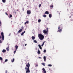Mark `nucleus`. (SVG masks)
<instances>
[{"mask_svg":"<svg viewBox=\"0 0 73 73\" xmlns=\"http://www.w3.org/2000/svg\"><path fill=\"white\" fill-rule=\"evenodd\" d=\"M26 66L27 67H27L25 68V69H26V73H30V70H29V66H30V64L29 63L28 64H26Z\"/></svg>","mask_w":73,"mask_h":73,"instance_id":"f257e3e1","label":"nucleus"},{"mask_svg":"<svg viewBox=\"0 0 73 73\" xmlns=\"http://www.w3.org/2000/svg\"><path fill=\"white\" fill-rule=\"evenodd\" d=\"M38 37L40 40H42L44 38V36L42 34H39L38 35Z\"/></svg>","mask_w":73,"mask_h":73,"instance_id":"f03ea898","label":"nucleus"},{"mask_svg":"<svg viewBox=\"0 0 73 73\" xmlns=\"http://www.w3.org/2000/svg\"><path fill=\"white\" fill-rule=\"evenodd\" d=\"M1 35L2 37V40H4V33L3 32L1 33Z\"/></svg>","mask_w":73,"mask_h":73,"instance_id":"7ed1b4c3","label":"nucleus"},{"mask_svg":"<svg viewBox=\"0 0 73 73\" xmlns=\"http://www.w3.org/2000/svg\"><path fill=\"white\" fill-rule=\"evenodd\" d=\"M31 13V11L29 10H28L27 11V15H30Z\"/></svg>","mask_w":73,"mask_h":73,"instance_id":"20e7f679","label":"nucleus"},{"mask_svg":"<svg viewBox=\"0 0 73 73\" xmlns=\"http://www.w3.org/2000/svg\"><path fill=\"white\" fill-rule=\"evenodd\" d=\"M43 33H44V34H46V33H48V32H47V31H46V30L45 29H44V30L43 31Z\"/></svg>","mask_w":73,"mask_h":73,"instance_id":"39448f33","label":"nucleus"},{"mask_svg":"<svg viewBox=\"0 0 73 73\" xmlns=\"http://www.w3.org/2000/svg\"><path fill=\"white\" fill-rule=\"evenodd\" d=\"M42 70L43 71V73H46V71L45 70V68H43L42 69Z\"/></svg>","mask_w":73,"mask_h":73,"instance_id":"423d86ee","label":"nucleus"},{"mask_svg":"<svg viewBox=\"0 0 73 73\" xmlns=\"http://www.w3.org/2000/svg\"><path fill=\"white\" fill-rule=\"evenodd\" d=\"M62 32V29H60L59 30H58V31H57L58 32H60L61 33Z\"/></svg>","mask_w":73,"mask_h":73,"instance_id":"0eeeda50","label":"nucleus"},{"mask_svg":"<svg viewBox=\"0 0 73 73\" xmlns=\"http://www.w3.org/2000/svg\"><path fill=\"white\" fill-rule=\"evenodd\" d=\"M15 47L16 48L15 49L16 50H17V49H18V46H17V45L15 46Z\"/></svg>","mask_w":73,"mask_h":73,"instance_id":"6e6552de","label":"nucleus"},{"mask_svg":"<svg viewBox=\"0 0 73 73\" xmlns=\"http://www.w3.org/2000/svg\"><path fill=\"white\" fill-rule=\"evenodd\" d=\"M38 46H39L40 49H42V47L40 44L38 45Z\"/></svg>","mask_w":73,"mask_h":73,"instance_id":"1a4fd4ad","label":"nucleus"},{"mask_svg":"<svg viewBox=\"0 0 73 73\" xmlns=\"http://www.w3.org/2000/svg\"><path fill=\"white\" fill-rule=\"evenodd\" d=\"M25 33V31H24L21 34V36H23V35Z\"/></svg>","mask_w":73,"mask_h":73,"instance_id":"9d476101","label":"nucleus"},{"mask_svg":"<svg viewBox=\"0 0 73 73\" xmlns=\"http://www.w3.org/2000/svg\"><path fill=\"white\" fill-rule=\"evenodd\" d=\"M44 14H47V15H48V14H49V12L48 11H46L44 13Z\"/></svg>","mask_w":73,"mask_h":73,"instance_id":"9b49d317","label":"nucleus"},{"mask_svg":"<svg viewBox=\"0 0 73 73\" xmlns=\"http://www.w3.org/2000/svg\"><path fill=\"white\" fill-rule=\"evenodd\" d=\"M31 38L32 40H35V37L34 36H32L31 37Z\"/></svg>","mask_w":73,"mask_h":73,"instance_id":"f8f14e48","label":"nucleus"},{"mask_svg":"<svg viewBox=\"0 0 73 73\" xmlns=\"http://www.w3.org/2000/svg\"><path fill=\"white\" fill-rule=\"evenodd\" d=\"M14 61H15V59L14 58H13V59L11 60V61L12 62H14Z\"/></svg>","mask_w":73,"mask_h":73,"instance_id":"ddd939ff","label":"nucleus"},{"mask_svg":"<svg viewBox=\"0 0 73 73\" xmlns=\"http://www.w3.org/2000/svg\"><path fill=\"white\" fill-rule=\"evenodd\" d=\"M6 52V50L3 49V50H2V52L3 53H5V52Z\"/></svg>","mask_w":73,"mask_h":73,"instance_id":"4468645a","label":"nucleus"},{"mask_svg":"<svg viewBox=\"0 0 73 73\" xmlns=\"http://www.w3.org/2000/svg\"><path fill=\"white\" fill-rule=\"evenodd\" d=\"M2 2H3V3H4L6 2V0H2Z\"/></svg>","mask_w":73,"mask_h":73,"instance_id":"2eb2a0df","label":"nucleus"},{"mask_svg":"<svg viewBox=\"0 0 73 73\" xmlns=\"http://www.w3.org/2000/svg\"><path fill=\"white\" fill-rule=\"evenodd\" d=\"M43 58L44 59V61H46V57H45V56H44V57Z\"/></svg>","mask_w":73,"mask_h":73,"instance_id":"dca6fc26","label":"nucleus"},{"mask_svg":"<svg viewBox=\"0 0 73 73\" xmlns=\"http://www.w3.org/2000/svg\"><path fill=\"white\" fill-rule=\"evenodd\" d=\"M29 23V22L28 21H27L25 23V25H26L27 24H28Z\"/></svg>","mask_w":73,"mask_h":73,"instance_id":"f3484780","label":"nucleus"},{"mask_svg":"<svg viewBox=\"0 0 73 73\" xmlns=\"http://www.w3.org/2000/svg\"><path fill=\"white\" fill-rule=\"evenodd\" d=\"M49 16L50 18H51V17H52V15L51 14H49Z\"/></svg>","mask_w":73,"mask_h":73,"instance_id":"a211bd4d","label":"nucleus"},{"mask_svg":"<svg viewBox=\"0 0 73 73\" xmlns=\"http://www.w3.org/2000/svg\"><path fill=\"white\" fill-rule=\"evenodd\" d=\"M21 30H22V31H23V29H24V27L22 26L21 27Z\"/></svg>","mask_w":73,"mask_h":73,"instance_id":"6ab92c4d","label":"nucleus"},{"mask_svg":"<svg viewBox=\"0 0 73 73\" xmlns=\"http://www.w3.org/2000/svg\"><path fill=\"white\" fill-rule=\"evenodd\" d=\"M37 53H38V54H40V51L39 50H38Z\"/></svg>","mask_w":73,"mask_h":73,"instance_id":"aec40b11","label":"nucleus"},{"mask_svg":"<svg viewBox=\"0 0 73 73\" xmlns=\"http://www.w3.org/2000/svg\"><path fill=\"white\" fill-rule=\"evenodd\" d=\"M22 30L21 29L19 30L18 31V33H20V32H22Z\"/></svg>","mask_w":73,"mask_h":73,"instance_id":"412c9836","label":"nucleus"},{"mask_svg":"<svg viewBox=\"0 0 73 73\" xmlns=\"http://www.w3.org/2000/svg\"><path fill=\"white\" fill-rule=\"evenodd\" d=\"M44 43H45V42H44L41 45L42 46H43V45L44 44Z\"/></svg>","mask_w":73,"mask_h":73,"instance_id":"4be33fe9","label":"nucleus"},{"mask_svg":"<svg viewBox=\"0 0 73 73\" xmlns=\"http://www.w3.org/2000/svg\"><path fill=\"white\" fill-rule=\"evenodd\" d=\"M42 64L43 65V66H45V63H43Z\"/></svg>","mask_w":73,"mask_h":73,"instance_id":"5701e85b","label":"nucleus"},{"mask_svg":"<svg viewBox=\"0 0 73 73\" xmlns=\"http://www.w3.org/2000/svg\"><path fill=\"white\" fill-rule=\"evenodd\" d=\"M41 19H39L38 20V23H40L41 22Z\"/></svg>","mask_w":73,"mask_h":73,"instance_id":"b1692460","label":"nucleus"},{"mask_svg":"<svg viewBox=\"0 0 73 73\" xmlns=\"http://www.w3.org/2000/svg\"><path fill=\"white\" fill-rule=\"evenodd\" d=\"M34 42L35 43H37V41L36 40H35L34 41Z\"/></svg>","mask_w":73,"mask_h":73,"instance_id":"393cba45","label":"nucleus"},{"mask_svg":"<svg viewBox=\"0 0 73 73\" xmlns=\"http://www.w3.org/2000/svg\"><path fill=\"white\" fill-rule=\"evenodd\" d=\"M6 50H7V51H9V48H6Z\"/></svg>","mask_w":73,"mask_h":73,"instance_id":"a878e982","label":"nucleus"},{"mask_svg":"<svg viewBox=\"0 0 73 73\" xmlns=\"http://www.w3.org/2000/svg\"><path fill=\"white\" fill-rule=\"evenodd\" d=\"M48 66H52V65H51V64H48Z\"/></svg>","mask_w":73,"mask_h":73,"instance_id":"bb28decb","label":"nucleus"},{"mask_svg":"<svg viewBox=\"0 0 73 73\" xmlns=\"http://www.w3.org/2000/svg\"><path fill=\"white\" fill-rule=\"evenodd\" d=\"M38 6H39V8H40V7H41V4H40Z\"/></svg>","mask_w":73,"mask_h":73,"instance_id":"cd10ccee","label":"nucleus"},{"mask_svg":"<svg viewBox=\"0 0 73 73\" xmlns=\"http://www.w3.org/2000/svg\"><path fill=\"white\" fill-rule=\"evenodd\" d=\"M9 17L10 18L12 17V15H10Z\"/></svg>","mask_w":73,"mask_h":73,"instance_id":"c85d7f7f","label":"nucleus"},{"mask_svg":"<svg viewBox=\"0 0 73 73\" xmlns=\"http://www.w3.org/2000/svg\"><path fill=\"white\" fill-rule=\"evenodd\" d=\"M60 27H61V25H60V26L58 27V29H60Z\"/></svg>","mask_w":73,"mask_h":73,"instance_id":"c756f323","label":"nucleus"},{"mask_svg":"<svg viewBox=\"0 0 73 73\" xmlns=\"http://www.w3.org/2000/svg\"><path fill=\"white\" fill-rule=\"evenodd\" d=\"M0 60H3V58L1 57H0Z\"/></svg>","mask_w":73,"mask_h":73,"instance_id":"7c9ffc66","label":"nucleus"},{"mask_svg":"<svg viewBox=\"0 0 73 73\" xmlns=\"http://www.w3.org/2000/svg\"><path fill=\"white\" fill-rule=\"evenodd\" d=\"M46 31H47V32H48V28H46Z\"/></svg>","mask_w":73,"mask_h":73,"instance_id":"2f4dec72","label":"nucleus"},{"mask_svg":"<svg viewBox=\"0 0 73 73\" xmlns=\"http://www.w3.org/2000/svg\"><path fill=\"white\" fill-rule=\"evenodd\" d=\"M43 17H46V15H43Z\"/></svg>","mask_w":73,"mask_h":73,"instance_id":"473e14b6","label":"nucleus"},{"mask_svg":"<svg viewBox=\"0 0 73 73\" xmlns=\"http://www.w3.org/2000/svg\"><path fill=\"white\" fill-rule=\"evenodd\" d=\"M50 7H51V8H53V5H50Z\"/></svg>","mask_w":73,"mask_h":73,"instance_id":"72a5a7b5","label":"nucleus"},{"mask_svg":"<svg viewBox=\"0 0 73 73\" xmlns=\"http://www.w3.org/2000/svg\"><path fill=\"white\" fill-rule=\"evenodd\" d=\"M46 50H44V53H45V52H46Z\"/></svg>","mask_w":73,"mask_h":73,"instance_id":"f704fd0d","label":"nucleus"},{"mask_svg":"<svg viewBox=\"0 0 73 73\" xmlns=\"http://www.w3.org/2000/svg\"><path fill=\"white\" fill-rule=\"evenodd\" d=\"M7 61H8V60L7 59H6L5 60V62H7Z\"/></svg>","mask_w":73,"mask_h":73,"instance_id":"c9c22d12","label":"nucleus"},{"mask_svg":"<svg viewBox=\"0 0 73 73\" xmlns=\"http://www.w3.org/2000/svg\"><path fill=\"white\" fill-rule=\"evenodd\" d=\"M16 50H15L14 52V54H15V53H16Z\"/></svg>","mask_w":73,"mask_h":73,"instance_id":"e433bc0d","label":"nucleus"},{"mask_svg":"<svg viewBox=\"0 0 73 73\" xmlns=\"http://www.w3.org/2000/svg\"><path fill=\"white\" fill-rule=\"evenodd\" d=\"M1 22L0 21V26H1Z\"/></svg>","mask_w":73,"mask_h":73,"instance_id":"4c0bfd02","label":"nucleus"},{"mask_svg":"<svg viewBox=\"0 0 73 73\" xmlns=\"http://www.w3.org/2000/svg\"><path fill=\"white\" fill-rule=\"evenodd\" d=\"M8 72V71L7 70H6L5 71V73H7V72Z\"/></svg>","mask_w":73,"mask_h":73,"instance_id":"58836bf2","label":"nucleus"},{"mask_svg":"<svg viewBox=\"0 0 73 73\" xmlns=\"http://www.w3.org/2000/svg\"><path fill=\"white\" fill-rule=\"evenodd\" d=\"M14 13L15 14H16V11H15L14 12Z\"/></svg>","mask_w":73,"mask_h":73,"instance_id":"ea45409f","label":"nucleus"},{"mask_svg":"<svg viewBox=\"0 0 73 73\" xmlns=\"http://www.w3.org/2000/svg\"><path fill=\"white\" fill-rule=\"evenodd\" d=\"M5 14L6 15H7V16H8V15L7 14V13H5Z\"/></svg>","mask_w":73,"mask_h":73,"instance_id":"a19ab883","label":"nucleus"},{"mask_svg":"<svg viewBox=\"0 0 73 73\" xmlns=\"http://www.w3.org/2000/svg\"><path fill=\"white\" fill-rule=\"evenodd\" d=\"M1 42H2V41H1V40H0V43H1Z\"/></svg>","mask_w":73,"mask_h":73,"instance_id":"79ce46f5","label":"nucleus"},{"mask_svg":"<svg viewBox=\"0 0 73 73\" xmlns=\"http://www.w3.org/2000/svg\"><path fill=\"white\" fill-rule=\"evenodd\" d=\"M0 38H1V36H0Z\"/></svg>","mask_w":73,"mask_h":73,"instance_id":"37998d69","label":"nucleus"},{"mask_svg":"<svg viewBox=\"0 0 73 73\" xmlns=\"http://www.w3.org/2000/svg\"><path fill=\"white\" fill-rule=\"evenodd\" d=\"M39 58H41V57H39Z\"/></svg>","mask_w":73,"mask_h":73,"instance_id":"c03bdc74","label":"nucleus"},{"mask_svg":"<svg viewBox=\"0 0 73 73\" xmlns=\"http://www.w3.org/2000/svg\"><path fill=\"white\" fill-rule=\"evenodd\" d=\"M36 66H38V64H36Z\"/></svg>","mask_w":73,"mask_h":73,"instance_id":"a18cd8bd","label":"nucleus"},{"mask_svg":"<svg viewBox=\"0 0 73 73\" xmlns=\"http://www.w3.org/2000/svg\"><path fill=\"white\" fill-rule=\"evenodd\" d=\"M27 45V44H25V46H26Z\"/></svg>","mask_w":73,"mask_h":73,"instance_id":"49530a36","label":"nucleus"},{"mask_svg":"<svg viewBox=\"0 0 73 73\" xmlns=\"http://www.w3.org/2000/svg\"><path fill=\"white\" fill-rule=\"evenodd\" d=\"M17 11H18V9H17Z\"/></svg>","mask_w":73,"mask_h":73,"instance_id":"de8ad7c7","label":"nucleus"},{"mask_svg":"<svg viewBox=\"0 0 73 73\" xmlns=\"http://www.w3.org/2000/svg\"><path fill=\"white\" fill-rule=\"evenodd\" d=\"M69 18H70V17H70H70H69Z\"/></svg>","mask_w":73,"mask_h":73,"instance_id":"09e8293b","label":"nucleus"},{"mask_svg":"<svg viewBox=\"0 0 73 73\" xmlns=\"http://www.w3.org/2000/svg\"><path fill=\"white\" fill-rule=\"evenodd\" d=\"M23 11H24V9H23Z\"/></svg>","mask_w":73,"mask_h":73,"instance_id":"8fccbe9b","label":"nucleus"},{"mask_svg":"<svg viewBox=\"0 0 73 73\" xmlns=\"http://www.w3.org/2000/svg\"><path fill=\"white\" fill-rule=\"evenodd\" d=\"M51 0V1H52V0Z\"/></svg>","mask_w":73,"mask_h":73,"instance_id":"3c124183","label":"nucleus"}]
</instances>
